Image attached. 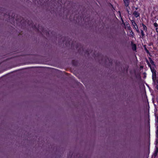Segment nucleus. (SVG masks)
Wrapping results in <instances>:
<instances>
[{
    "label": "nucleus",
    "instance_id": "nucleus-17",
    "mask_svg": "<svg viewBox=\"0 0 158 158\" xmlns=\"http://www.w3.org/2000/svg\"><path fill=\"white\" fill-rule=\"evenodd\" d=\"M156 31L157 33H158V27L156 28Z\"/></svg>",
    "mask_w": 158,
    "mask_h": 158
},
{
    "label": "nucleus",
    "instance_id": "nucleus-24",
    "mask_svg": "<svg viewBox=\"0 0 158 158\" xmlns=\"http://www.w3.org/2000/svg\"><path fill=\"white\" fill-rule=\"evenodd\" d=\"M8 17H9V18H10V15H8Z\"/></svg>",
    "mask_w": 158,
    "mask_h": 158
},
{
    "label": "nucleus",
    "instance_id": "nucleus-20",
    "mask_svg": "<svg viewBox=\"0 0 158 158\" xmlns=\"http://www.w3.org/2000/svg\"><path fill=\"white\" fill-rule=\"evenodd\" d=\"M127 22H126V23L127 25V26H128V23Z\"/></svg>",
    "mask_w": 158,
    "mask_h": 158
},
{
    "label": "nucleus",
    "instance_id": "nucleus-5",
    "mask_svg": "<svg viewBox=\"0 0 158 158\" xmlns=\"http://www.w3.org/2000/svg\"><path fill=\"white\" fill-rule=\"evenodd\" d=\"M125 3V5L126 7H128L129 5V0H123Z\"/></svg>",
    "mask_w": 158,
    "mask_h": 158
},
{
    "label": "nucleus",
    "instance_id": "nucleus-15",
    "mask_svg": "<svg viewBox=\"0 0 158 158\" xmlns=\"http://www.w3.org/2000/svg\"><path fill=\"white\" fill-rule=\"evenodd\" d=\"M128 23V26H127V27H128V29L129 30H130V29L131 28V27L130 26V24H129V23L128 22H127Z\"/></svg>",
    "mask_w": 158,
    "mask_h": 158
},
{
    "label": "nucleus",
    "instance_id": "nucleus-2",
    "mask_svg": "<svg viewBox=\"0 0 158 158\" xmlns=\"http://www.w3.org/2000/svg\"><path fill=\"white\" fill-rule=\"evenodd\" d=\"M133 15L136 18H138L140 16V13L138 11H135L133 13Z\"/></svg>",
    "mask_w": 158,
    "mask_h": 158
},
{
    "label": "nucleus",
    "instance_id": "nucleus-16",
    "mask_svg": "<svg viewBox=\"0 0 158 158\" xmlns=\"http://www.w3.org/2000/svg\"><path fill=\"white\" fill-rule=\"evenodd\" d=\"M131 21L132 24L134 23L135 22V21L134 20H131Z\"/></svg>",
    "mask_w": 158,
    "mask_h": 158
},
{
    "label": "nucleus",
    "instance_id": "nucleus-13",
    "mask_svg": "<svg viewBox=\"0 0 158 158\" xmlns=\"http://www.w3.org/2000/svg\"><path fill=\"white\" fill-rule=\"evenodd\" d=\"M153 83L155 85H156V88L158 90V80H157V81H155V82H153Z\"/></svg>",
    "mask_w": 158,
    "mask_h": 158
},
{
    "label": "nucleus",
    "instance_id": "nucleus-10",
    "mask_svg": "<svg viewBox=\"0 0 158 158\" xmlns=\"http://www.w3.org/2000/svg\"><path fill=\"white\" fill-rule=\"evenodd\" d=\"M132 25L133 26V28L134 29H136V27H135V26H136V27L137 29H138V26L136 24V23L135 22V23H134L133 24H132Z\"/></svg>",
    "mask_w": 158,
    "mask_h": 158
},
{
    "label": "nucleus",
    "instance_id": "nucleus-7",
    "mask_svg": "<svg viewBox=\"0 0 158 158\" xmlns=\"http://www.w3.org/2000/svg\"><path fill=\"white\" fill-rule=\"evenodd\" d=\"M72 65H73L74 66H77V62L75 60H73L72 61Z\"/></svg>",
    "mask_w": 158,
    "mask_h": 158
},
{
    "label": "nucleus",
    "instance_id": "nucleus-18",
    "mask_svg": "<svg viewBox=\"0 0 158 158\" xmlns=\"http://www.w3.org/2000/svg\"><path fill=\"white\" fill-rule=\"evenodd\" d=\"M147 54H148V55L150 56V57H151L152 56V55H151V54L149 52V53H147Z\"/></svg>",
    "mask_w": 158,
    "mask_h": 158
},
{
    "label": "nucleus",
    "instance_id": "nucleus-28",
    "mask_svg": "<svg viewBox=\"0 0 158 158\" xmlns=\"http://www.w3.org/2000/svg\"><path fill=\"white\" fill-rule=\"evenodd\" d=\"M112 61H111V62H110V63H112Z\"/></svg>",
    "mask_w": 158,
    "mask_h": 158
},
{
    "label": "nucleus",
    "instance_id": "nucleus-12",
    "mask_svg": "<svg viewBox=\"0 0 158 158\" xmlns=\"http://www.w3.org/2000/svg\"><path fill=\"white\" fill-rule=\"evenodd\" d=\"M143 47L144 49L147 52V53H149V51L148 50L147 48L146 47V46L145 45H144L143 46Z\"/></svg>",
    "mask_w": 158,
    "mask_h": 158
},
{
    "label": "nucleus",
    "instance_id": "nucleus-27",
    "mask_svg": "<svg viewBox=\"0 0 158 158\" xmlns=\"http://www.w3.org/2000/svg\"><path fill=\"white\" fill-rule=\"evenodd\" d=\"M127 10V11L128 12V10Z\"/></svg>",
    "mask_w": 158,
    "mask_h": 158
},
{
    "label": "nucleus",
    "instance_id": "nucleus-21",
    "mask_svg": "<svg viewBox=\"0 0 158 158\" xmlns=\"http://www.w3.org/2000/svg\"><path fill=\"white\" fill-rule=\"evenodd\" d=\"M135 11H136V10H137V9H138V7H137L135 8Z\"/></svg>",
    "mask_w": 158,
    "mask_h": 158
},
{
    "label": "nucleus",
    "instance_id": "nucleus-26",
    "mask_svg": "<svg viewBox=\"0 0 158 158\" xmlns=\"http://www.w3.org/2000/svg\"><path fill=\"white\" fill-rule=\"evenodd\" d=\"M119 13H120V11H119Z\"/></svg>",
    "mask_w": 158,
    "mask_h": 158
},
{
    "label": "nucleus",
    "instance_id": "nucleus-8",
    "mask_svg": "<svg viewBox=\"0 0 158 158\" xmlns=\"http://www.w3.org/2000/svg\"><path fill=\"white\" fill-rule=\"evenodd\" d=\"M158 152V148L156 147V149L154 153V156L156 157L157 155Z\"/></svg>",
    "mask_w": 158,
    "mask_h": 158
},
{
    "label": "nucleus",
    "instance_id": "nucleus-4",
    "mask_svg": "<svg viewBox=\"0 0 158 158\" xmlns=\"http://www.w3.org/2000/svg\"><path fill=\"white\" fill-rule=\"evenodd\" d=\"M148 58L150 61V62H149V63H150L152 65L154 66V67H155L156 65L155 63L152 60V59L150 57H149Z\"/></svg>",
    "mask_w": 158,
    "mask_h": 158
},
{
    "label": "nucleus",
    "instance_id": "nucleus-19",
    "mask_svg": "<svg viewBox=\"0 0 158 158\" xmlns=\"http://www.w3.org/2000/svg\"><path fill=\"white\" fill-rule=\"evenodd\" d=\"M34 27L38 31L39 30L35 26H34Z\"/></svg>",
    "mask_w": 158,
    "mask_h": 158
},
{
    "label": "nucleus",
    "instance_id": "nucleus-3",
    "mask_svg": "<svg viewBox=\"0 0 158 158\" xmlns=\"http://www.w3.org/2000/svg\"><path fill=\"white\" fill-rule=\"evenodd\" d=\"M131 45L132 50L134 51H136L137 49V46L135 44H134L133 42H131Z\"/></svg>",
    "mask_w": 158,
    "mask_h": 158
},
{
    "label": "nucleus",
    "instance_id": "nucleus-23",
    "mask_svg": "<svg viewBox=\"0 0 158 158\" xmlns=\"http://www.w3.org/2000/svg\"><path fill=\"white\" fill-rule=\"evenodd\" d=\"M122 22H124L123 20L122 19Z\"/></svg>",
    "mask_w": 158,
    "mask_h": 158
},
{
    "label": "nucleus",
    "instance_id": "nucleus-11",
    "mask_svg": "<svg viewBox=\"0 0 158 158\" xmlns=\"http://www.w3.org/2000/svg\"><path fill=\"white\" fill-rule=\"evenodd\" d=\"M156 138H158V126L156 127Z\"/></svg>",
    "mask_w": 158,
    "mask_h": 158
},
{
    "label": "nucleus",
    "instance_id": "nucleus-1",
    "mask_svg": "<svg viewBox=\"0 0 158 158\" xmlns=\"http://www.w3.org/2000/svg\"><path fill=\"white\" fill-rule=\"evenodd\" d=\"M145 60L146 63L147 64L148 66L150 68L151 72L152 73V80L153 82H155L156 81L158 80H157L156 77V71L154 67H152L151 64H150L149 61L147 58H145Z\"/></svg>",
    "mask_w": 158,
    "mask_h": 158
},
{
    "label": "nucleus",
    "instance_id": "nucleus-6",
    "mask_svg": "<svg viewBox=\"0 0 158 158\" xmlns=\"http://www.w3.org/2000/svg\"><path fill=\"white\" fill-rule=\"evenodd\" d=\"M141 36H140V38L143 39V38L145 37V34L143 31L142 30H141Z\"/></svg>",
    "mask_w": 158,
    "mask_h": 158
},
{
    "label": "nucleus",
    "instance_id": "nucleus-25",
    "mask_svg": "<svg viewBox=\"0 0 158 158\" xmlns=\"http://www.w3.org/2000/svg\"><path fill=\"white\" fill-rule=\"evenodd\" d=\"M157 40H158V37H157Z\"/></svg>",
    "mask_w": 158,
    "mask_h": 158
},
{
    "label": "nucleus",
    "instance_id": "nucleus-9",
    "mask_svg": "<svg viewBox=\"0 0 158 158\" xmlns=\"http://www.w3.org/2000/svg\"><path fill=\"white\" fill-rule=\"evenodd\" d=\"M142 25L143 27V30L145 31L146 32L147 31V27L143 23H142Z\"/></svg>",
    "mask_w": 158,
    "mask_h": 158
},
{
    "label": "nucleus",
    "instance_id": "nucleus-22",
    "mask_svg": "<svg viewBox=\"0 0 158 158\" xmlns=\"http://www.w3.org/2000/svg\"><path fill=\"white\" fill-rule=\"evenodd\" d=\"M137 31L138 32H139V30H138H138H137Z\"/></svg>",
    "mask_w": 158,
    "mask_h": 158
},
{
    "label": "nucleus",
    "instance_id": "nucleus-14",
    "mask_svg": "<svg viewBox=\"0 0 158 158\" xmlns=\"http://www.w3.org/2000/svg\"><path fill=\"white\" fill-rule=\"evenodd\" d=\"M153 25H154V26L155 27H156H156H158V24H157L156 23V22H155V23H154V24H153Z\"/></svg>",
    "mask_w": 158,
    "mask_h": 158
}]
</instances>
